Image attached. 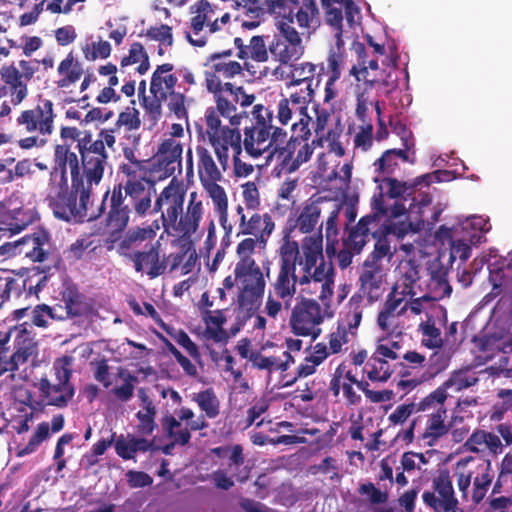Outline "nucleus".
I'll return each mask as SVG.
<instances>
[{
	"mask_svg": "<svg viewBox=\"0 0 512 512\" xmlns=\"http://www.w3.org/2000/svg\"><path fill=\"white\" fill-rule=\"evenodd\" d=\"M285 26L286 28L278 27L281 37L269 46L271 55L282 64L299 59L304 52L299 33L294 27H289L287 23Z\"/></svg>",
	"mask_w": 512,
	"mask_h": 512,
	"instance_id": "obj_19",
	"label": "nucleus"
},
{
	"mask_svg": "<svg viewBox=\"0 0 512 512\" xmlns=\"http://www.w3.org/2000/svg\"><path fill=\"white\" fill-rule=\"evenodd\" d=\"M146 37L150 40L158 41L159 44L171 48L174 43L172 28L167 24L151 26L146 30Z\"/></svg>",
	"mask_w": 512,
	"mask_h": 512,
	"instance_id": "obj_57",
	"label": "nucleus"
},
{
	"mask_svg": "<svg viewBox=\"0 0 512 512\" xmlns=\"http://www.w3.org/2000/svg\"><path fill=\"white\" fill-rule=\"evenodd\" d=\"M187 190L183 183L172 178L156 195L152 213H160L164 231L179 241H189L197 233L204 215V206L197 192H191L184 207Z\"/></svg>",
	"mask_w": 512,
	"mask_h": 512,
	"instance_id": "obj_2",
	"label": "nucleus"
},
{
	"mask_svg": "<svg viewBox=\"0 0 512 512\" xmlns=\"http://www.w3.org/2000/svg\"><path fill=\"white\" fill-rule=\"evenodd\" d=\"M314 99L313 90L300 89L294 92L290 97L281 98L277 104L276 118L282 125H287L293 116L300 117L308 113V105Z\"/></svg>",
	"mask_w": 512,
	"mask_h": 512,
	"instance_id": "obj_24",
	"label": "nucleus"
},
{
	"mask_svg": "<svg viewBox=\"0 0 512 512\" xmlns=\"http://www.w3.org/2000/svg\"><path fill=\"white\" fill-rule=\"evenodd\" d=\"M13 254L24 255L33 262H44L51 249V235L45 229L25 235L13 244Z\"/></svg>",
	"mask_w": 512,
	"mask_h": 512,
	"instance_id": "obj_21",
	"label": "nucleus"
},
{
	"mask_svg": "<svg viewBox=\"0 0 512 512\" xmlns=\"http://www.w3.org/2000/svg\"><path fill=\"white\" fill-rule=\"evenodd\" d=\"M291 145L288 140L284 144L274 145L267 159L270 160L276 156L279 161L280 172L291 174L296 172L299 168L297 166L295 156L292 153Z\"/></svg>",
	"mask_w": 512,
	"mask_h": 512,
	"instance_id": "obj_48",
	"label": "nucleus"
},
{
	"mask_svg": "<svg viewBox=\"0 0 512 512\" xmlns=\"http://www.w3.org/2000/svg\"><path fill=\"white\" fill-rule=\"evenodd\" d=\"M157 412H147L143 410H139L136 413V418L138 420V424L136 425V431L141 436H149L154 430L157 428V424L155 422Z\"/></svg>",
	"mask_w": 512,
	"mask_h": 512,
	"instance_id": "obj_63",
	"label": "nucleus"
},
{
	"mask_svg": "<svg viewBox=\"0 0 512 512\" xmlns=\"http://www.w3.org/2000/svg\"><path fill=\"white\" fill-rule=\"evenodd\" d=\"M136 272L145 273L150 279L163 275L167 270L165 256H160V244H150L146 250H137L128 256Z\"/></svg>",
	"mask_w": 512,
	"mask_h": 512,
	"instance_id": "obj_22",
	"label": "nucleus"
},
{
	"mask_svg": "<svg viewBox=\"0 0 512 512\" xmlns=\"http://www.w3.org/2000/svg\"><path fill=\"white\" fill-rule=\"evenodd\" d=\"M322 227L323 223L319 225L316 234L305 236L299 244L300 259H297V261L303 271V275L299 277L300 285L310 284L311 282L317 285L334 278L332 263H325L323 257Z\"/></svg>",
	"mask_w": 512,
	"mask_h": 512,
	"instance_id": "obj_8",
	"label": "nucleus"
},
{
	"mask_svg": "<svg viewBox=\"0 0 512 512\" xmlns=\"http://www.w3.org/2000/svg\"><path fill=\"white\" fill-rule=\"evenodd\" d=\"M289 145H291L292 153L295 156V160L298 168H300L304 163L310 160L315 144H309V142H301L298 141L297 138H289Z\"/></svg>",
	"mask_w": 512,
	"mask_h": 512,
	"instance_id": "obj_58",
	"label": "nucleus"
},
{
	"mask_svg": "<svg viewBox=\"0 0 512 512\" xmlns=\"http://www.w3.org/2000/svg\"><path fill=\"white\" fill-rule=\"evenodd\" d=\"M196 154L198 157L197 169L200 182L221 180L222 173L217 167L211 152L203 146H197Z\"/></svg>",
	"mask_w": 512,
	"mask_h": 512,
	"instance_id": "obj_44",
	"label": "nucleus"
},
{
	"mask_svg": "<svg viewBox=\"0 0 512 512\" xmlns=\"http://www.w3.org/2000/svg\"><path fill=\"white\" fill-rule=\"evenodd\" d=\"M470 474L472 476L471 501L474 504H479L485 498L494 479L491 460H480L470 469Z\"/></svg>",
	"mask_w": 512,
	"mask_h": 512,
	"instance_id": "obj_28",
	"label": "nucleus"
},
{
	"mask_svg": "<svg viewBox=\"0 0 512 512\" xmlns=\"http://www.w3.org/2000/svg\"><path fill=\"white\" fill-rule=\"evenodd\" d=\"M264 15L272 14L278 20V27H293L297 23L309 32L319 25V9L316 0H263Z\"/></svg>",
	"mask_w": 512,
	"mask_h": 512,
	"instance_id": "obj_9",
	"label": "nucleus"
},
{
	"mask_svg": "<svg viewBox=\"0 0 512 512\" xmlns=\"http://www.w3.org/2000/svg\"><path fill=\"white\" fill-rule=\"evenodd\" d=\"M398 60L397 54L391 55L387 60L382 61L383 68H379L378 59L372 58L369 62V70L362 68L361 70L351 69L350 74L356 78L358 82L363 81L366 89L377 88L381 93L389 95L398 88Z\"/></svg>",
	"mask_w": 512,
	"mask_h": 512,
	"instance_id": "obj_12",
	"label": "nucleus"
},
{
	"mask_svg": "<svg viewBox=\"0 0 512 512\" xmlns=\"http://www.w3.org/2000/svg\"><path fill=\"white\" fill-rule=\"evenodd\" d=\"M50 437V426L48 422H41L38 424L35 432L31 436L28 443L19 450L18 456H25L32 454L37 450L40 444Z\"/></svg>",
	"mask_w": 512,
	"mask_h": 512,
	"instance_id": "obj_53",
	"label": "nucleus"
},
{
	"mask_svg": "<svg viewBox=\"0 0 512 512\" xmlns=\"http://www.w3.org/2000/svg\"><path fill=\"white\" fill-rule=\"evenodd\" d=\"M392 231L393 229L391 226H381L377 227V229L372 232V237L376 240V242L373 251L366 259L367 261L381 264V260L384 258H387L388 261L392 259L395 249L392 250L390 241L388 239Z\"/></svg>",
	"mask_w": 512,
	"mask_h": 512,
	"instance_id": "obj_39",
	"label": "nucleus"
},
{
	"mask_svg": "<svg viewBox=\"0 0 512 512\" xmlns=\"http://www.w3.org/2000/svg\"><path fill=\"white\" fill-rule=\"evenodd\" d=\"M55 118L54 103L39 96L33 107L20 113L16 124L29 134L49 136L54 131Z\"/></svg>",
	"mask_w": 512,
	"mask_h": 512,
	"instance_id": "obj_15",
	"label": "nucleus"
},
{
	"mask_svg": "<svg viewBox=\"0 0 512 512\" xmlns=\"http://www.w3.org/2000/svg\"><path fill=\"white\" fill-rule=\"evenodd\" d=\"M211 453L218 458H228L230 466L239 467L245 462L243 447L240 444L214 447L211 449Z\"/></svg>",
	"mask_w": 512,
	"mask_h": 512,
	"instance_id": "obj_54",
	"label": "nucleus"
},
{
	"mask_svg": "<svg viewBox=\"0 0 512 512\" xmlns=\"http://www.w3.org/2000/svg\"><path fill=\"white\" fill-rule=\"evenodd\" d=\"M400 277L392 291L400 288L402 296L414 297L417 295L415 286L420 280V266L414 260H408L399 267Z\"/></svg>",
	"mask_w": 512,
	"mask_h": 512,
	"instance_id": "obj_35",
	"label": "nucleus"
},
{
	"mask_svg": "<svg viewBox=\"0 0 512 512\" xmlns=\"http://www.w3.org/2000/svg\"><path fill=\"white\" fill-rule=\"evenodd\" d=\"M247 59L257 62H265L268 59V52L263 36H253L246 48Z\"/></svg>",
	"mask_w": 512,
	"mask_h": 512,
	"instance_id": "obj_62",
	"label": "nucleus"
},
{
	"mask_svg": "<svg viewBox=\"0 0 512 512\" xmlns=\"http://www.w3.org/2000/svg\"><path fill=\"white\" fill-rule=\"evenodd\" d=\"M2 217L0 222L5 227H1L0 230L16 234L32 224L37 218V213L33 209L20 207L6 212Z\"/></svg>",
	"mask_w": 512,
	"mask_h": 512,
	"instance_id": "obj_34",
	"label": "nucleus"
},
{
	"mask_svg": "<svg viewBox=\"0 0 512 512\" xmlns=\"http://www.w3.org/2000/svg\"><path fill=\"white\" fill-rule=\"evenodd\" d=\"M274 228V221L268 213L260 215L254 212L250 215L248 220L246 219L245 224L239 228V233L243 235H253L255 238L252 239L256 240V244L258 242L265 244Z\"/></svg>",
	"mask_w": 512,
	"mask_h": 512,
	"instance_id": "obj_31",
	"label": "nucleus"
},
{
	"mask_svg": "<svg viewBox=\"0 0 512 512\" xmlns=\"http://www.w3.org/2000/svg\"><path fill=\"white\" fill-rule=\"evenodd\" d=\"M57 72L59 75V80L56 81L57 87L68 88L81 79L84 70L82 64L70 52L59 63Z\"/></svg>",
	"mask_w": 512,
	"mask_h": 512,
	"instance_id": "obj_37",
	"label": "nucleus"
},
{
	"mask_svg": "<svg viewBox=\"0 0 512 512\" xmlns=\"http://www.w3.org/2000/svg\"><path fill=\"white\" fill-rule=\"evenodd\" d=\"M39 69L38 60H19L15 63L5 64L0 68V78L4 88L8 89L11 103L15 106L21 104L28 96V83Z\"/></svg>",
	"mask_w": 512,
	"mask_h": 512,
	"instance_id": "obj_14",
	"label": "nucleus"
},
{
	"mask_svg": "<svg viewBox=\"0 0 512 512\" xmlns=\"http://www.w3.org/2000/svg\"><path fill=\"white\" fill-rule=\"evenodd\" d=\"M120 377H123V383L120 386H116L111 390V393L120 401L127 402L134 395V383L137 382V377L130 373H120Z\"/></svg>",
	"mask_w": 512,
	"mask_h": 512,
	"instance_id": "obj_60",
	"label": "nucleus"
},
{
	"mask_svg": "<svg viewBox=\"0 0 512 512\" xmlns=\"http://www.w3.org/2000/svg\"><path fill=\"white\" fill-rule=\"evenodd\" d=\"M478 347L481 351L487 353V358H492L495 352H501L504 355L512 354V339L509 336H484L479 339Z\"/></svg>",
	"mask_w": 512,
	"mask_h": 512,
	"instance_id": "obj_49",
	"label": "nucleus"
},
{
	"mask_svg": "<svg viewBox=\"0 0 512 512\" xmlns=\"http://www.w3.org/2000/svg\"><path fill=\"white\" fill-rule=\"evenodd\" d=\"M256 249V240L245 238L236 248L237 262L234 267V281L239 293L237 302L241 309L251 311L262 300L266 277L270 276L269 262L267 266L260 267L253 258Z\"/></svg>",
	"mask_w": 512,
	"mask_h": 512,
	"instance_id": "obj_4",
	"label": "nucleus"
},
{
	"mask_svg": "<svg viewBox=\"0 0 512 512\" xmlns=\"http://www.w3.org/2000/svg\"><path fill=\"white\" fill-rule=\"evenodd\" d=\"M82 51L88 61H95L97 58L106 59L111 54V45L108 41L92 42L86 44Z\"/></svg>",
	"mask_w": 512,
	"mask_h": 512,
	"instance_id": "obj_61",
	"label": "nucleus"
},
{
	"mask_svg": "<svg viewBox=\"0 0 512 512\" xmlns=\"http://www.w3.org/2000/svg\"><path fill=\"white\" fill-rule=\"evenodd\" d=\"M192 400L204 413L197 419H194L195 414L190 408L182 407L177 413L178 419L173 415H167L161 420L166 435L181 446L190 442V431L203 430L209 426L205 417L214 419L220 414V401L212 388L194 393Z\"/></svg>",
	"mask_w": 512,
	"mask_h": 512,
	"instance_id": "obj_5",
	"label": "nucleus"
},
{
	"mask_svg": "<svg viewBox=\"0 0 512 512\" xmlns=\"http://www.w3.org/2000/svg\"><path fill=\"white\" fill-rule=\"evenodd\" d=\"M408 151L409 150H406L405 147L404 149L386 150L381 157L375 161L374 166L377 167V171L385 175H392L399 167L398 159L402 162H414L409 159Z\"/></svg>",
	"mask_w": 512,
	"mask_h": 512,
	"instance_id": "obj_46",
	"label": "nucleus"
},
{
	"mask_svg": "<svg viewBox=\"0 0 512 512\" xmlns=\"http://www.w3.org/2000/svg\"><path fill=\"white\" fill-rule=\"evenodd\" d=\"M196 15L191 18L190 31L186 32L188 42L196 47H203L208 42L206 22L214 16V8L208 0H199L193 6Z\"/></svg>",
	"mask_w": 512,
	"mask_h": 512,
	"instance_id": "obj_25",
	"label": "nucleus"
},
{
	"mask_svg": "<svg viewBox=\"0 0 512 512\" xmlns=\"http://www.w3.org/2000/svg\"><path fill=\"white\" fill-rule=\"evenodd\" d=\"M323 320L320 304L314 299L302 298L293 307L289 323L295 335L316 339L321 334L319 325Z\"/></svg>",
	"mask_w": 512,
	"mask_h": 512,
	"instance_id": "obj_16",
	"label": "nucleus"
},
{
	"mask_svg": "<svg viewBox=\"0 0 512 512\" xmlns=\"http://www.w3.org/2000/svg\"><path fill=\"white\" fill-rule=\"evenodd\" d=\"M316 65L310 62H303L293 64L290 66V82L289 86H300L305 85L304 89H308V86L313 90V96H315V90L320 84V78L315 83Z\"/></svg>",
	"mask_w": 512,
	"mask_h": 512,
	"instance_id": "obj_40",
	"label": "nucleus"
},
{
	"mask_svg": "<svg viewBox=\"0 0 512 512\" xmlns=\"http://www.w3.org/2000/svg\"><path fill=\"white\" fill-rule=\"evenodd\" d=\"M283 357L282 360L276 356H264L260 352H251L249 361L253 367L259 370L284 372L289 368L290 363L294 362V359L288 351L283 352Z\"/></svg>",
	"mask_w": 512,
	"mask_h": 512,
	"instance_id": "obj_43",
	"label": "nucleus"
},
{
	"mask_svg": "<svg viewBox=\"0 0 512 512\" xmlns=\"http://www.w3.org/2000/svg\"><path fill=\"white\" fill-rule=\"evenodd\" d=\"M106 192H109V195L105 200L104 212L99 218L104 216L103 226L107 234L105 244L108 249H111L128 227L133 211L124 201L120 188L118 191L112 188V190Z\"/></svg>",
	"mask_w": 512,
	"mask_h": 512,
	"instance_id": "obj_13",
	"label": "nucleus"
},
{
	"mask_svg": "<svg viewBox=\"0 0 512 512\" xmlns=\"http://www.w3.org/2000/svg\"><path fill=\"white\" fill-rule=\"evenodd\" d=\"M447 392H445L442 386H439L436 390L431 392L419 403H416V410L419 411H441L447 410L445 408V401L447 399Z\"/></svg>",
	"mask_w": 512,
	"mask_h": 512,
	"instance_id": "obj_51",
	"label": "nucleus"
},
{
	"mask_svg": "<svg viewBox=\"0 0 512 512\" xmlns=\"http://www.w3.org/2000/svg\"><path fill=\"white\" fill-rule=\"evenodd\" d=\"M35 343L28 336L19 337L15 342V351L9 355L7 361L3 365L4 371H15L20 365L25 364L28 359L33 355L35 350Z\"/></svg>",
	"mask_w": 512,
	"mask_h": 512,
	"instance_id": "obj_41",
	"label": "nucleus"
},
{
	"mask_svg": "<svg viewBox=\"0 0 512 512\" xmlns=\"http://www.w3.org/2000/svg\"><path fill=\"white\" fill-rule=\"evenodd\" d=\"M399 358L398 353L391 347L380 343L363 367V373L372 382H387L396 368V365H391L390 361L398 360Z\"/></svg>",
	"mask_w": 512,
	"mask_h": 512,
	"instance_id": "obj_18",
	"label": "nucleus"
},
{
	"mask_svg": "<svg viewBox=\"0 0 512 512\" xmlns=\"http://www.w3.org/2000/svg\"><path fill=\"white\" fill-rule=\"evenodd\" d=\"M120 169L126 179L115 184L113 189L118 191L120 187L124 201L137 216L152 214V199L157 195L155 181L133 165L123 164Z\"/></svg>",
	"mask_w": 512,
	"mask_h": 512,
	"instance_id": "obj_7",
	"label": "nucleus"
},
{
	"mask_svg": "<svg viewBox=\"0 0 512 512\" xmlns=\"http://www.w3.org/2000/svg\"><path fill=\"white\" fill-rule=\"evenodd\" d=\"M114 129H101L96 139L88 130L62 126V140L76 141L79 155L71 151L70 145L56 144L53 153V166L50 171L49 205L56 218L67 222L83 223L95 221L103 214L105 192L97 207L90 205L93 187L102 181L108 165L106 147L116 143Z\"/></svg>",
	"mask_w": 512,
	"mask_h": 512,
	"instance_id": "obj_1",
	"label": "nucleus"
},
{
	"mask_svg": "<svg viewBox=\"0 0 512 512\" xmlns=\"http://www.w3.org/2000/svg\"><path fill=\"white\" fill-rule=\"evenodd\" d=\"M235 95L232 88L226 89L214 98L216 107H209L205 112L206 134L224 171L228 167L229 147L240 150L238 126L243 118L249 117L246 111H236Z\"/></svg>",
	"mask_w": 512,
	"mask_h": 512,
	"instance_id": "obj_3",
	"label": "nucleus"
},
{
	"mask_svg": "<svg viewBox=\"0 0 512 512\" xmlns=\"http://www.w3.org/2000/svg\"><path fill=\"white\" fill-rule=\"evenodd\" d=\"M273 112L263 104L253 106L250 113V125L244 127L242 145L245 152L259 158L264 153L270 154L274 145L284 144L287 132L281 127L273 125Z\"/></svg>",
	"mask_w": 512,
	"mask_h": 512,
	"instance_id": "obj_6",
	"label": "nucleus"
},
{
	"mask_svg": "<svg viewBox=\"0 0 512 512\" xmlns=\"http://www.w3.org/2000/svg\"><path fill=\"white\" fill-rule=\"evenodd\" d=\"M168 98H161L160 94H152V97H141L140 104L145 111V116L151 125H156L162 117V103Z\"/></svg>",
	"mask_w": 512,
	"mask_h": 512,
	"instance_id": "obj_50",
	"label": "nucleus"
},
{
	"mask_svg": "<svg viewBox=\"0 0 512 512\" xmlns=\"http://www.w3.org/2000/svg\"><path fill=\"white\" fill-rule=\"evenodd\" d=\"M447 410L433 411L429 414L424 431L419 434L418 440L424 445L432 447L450 431V424L446 423Z\"/></svg>",
	"mask_w": 512,
	"mask_h": 512,
	"instance_id": "obj_30",
	"label": "nucleus"
},
{
	"mask_svg": "<svg viewBox=\"0 0 512 512\" xmlns=\"http://www.w3.org/2000/svg\"><path fill=\"white\" fill-rule=\"evenodd\" d=\"M153 224L155 225V229L152 227V225H148L145 227H135L132 229H129L124 237L121 236L120 240L118 241V253L122 256H125L128 259V256L131 253H128V251L135 245H139L144 241L152 240L156 236V230L160 228L158 221H154Z\"/></svg>",
	"mask_w": 512,
	"mask_h": 512,
	"instance_id": "obj_33",
	"label": "nucleus"
},
{
	"mask_svg": "<svg viewBox=\"0 0 512 512\" xmlns=\"http://www.w3.org/2000/svg\"><path fill=\"white\" fill-rule=\"evenodd\" d=\"M278 255L279 272L271 286L274 295L282 299L285 307L288 308L296 293V284L299 283V277L296 275L297 259H300L299 243L286 234L278 249Z\"/></svg>",
	"mask_w": 512,
	"mask_h": 512,
	"instance_id": "obj_10",
	"label": "nucleus"
},
{
	"mask_svg": "<svg viewBox=\"0 0 512 512\" xmlns=\"http://www.w3.org/2000/svg\"><path fill=\"white\" fill-rule=\"evenodd\" d=\"M183 147L173 137L164 139L155 154L157 166L166 176H172L176 170L181 172Z\"/></svg>",
	"mask_w": 512,
	"mask_h": 512,
	"instance_id": "obj_26",
	"label": "nucleus"
},
{
	"mask_svg": "<svg viewBox=\"0 0 512 512\" xmlns=\"http://www.w3.org/2000/svg\"><path fill=\"white\" fill-rule=\"evenodd\" d=\"M422 500L434 512H457L459 501L447 469L440 470L432 479L431 490L423 492Z\"/></svg>",
	"mask_w": 512,
	"mask_h": 512,
	"instance_id": "obj_17",
	"label": "nucleus"
},
{
	"mask_svg": "<svg viewBox=\"0 0 512 512\" xmlns=\"http://www.w3.org/2000/svg\"><path fill=\"white\" fill-rule=\"evenodd\" d=\"M173 69L174 65L172 63H164L156 67L151 76V94H160L161 98L164 96L168 98V95L175 91L178 78L171 73Z\"/></svg>",
	"mask_w": 512,
	"mask_h": 512,
	"instance_id": "obj_32",
	"label": "nucleus"
},
{
	"mask_svg": "<svg viewBox=\"0 0 512 512\" xmlns=\"http://www.w3.org/2000/svg\"><path fill=\"white\" fill-rule=\"evenodd\" d=\"M231 55V49L223 50L219 53H213L207 58V63L205 65L211 64L212 72L219 76L232 78L241 73L242 67L237 61H221L222 57H230Z\"/></svg>",
	"mask_w": 512,
	"mask_h": 512,
	"instance_id": "obj_45",
	"label": "nucleus"
},
{
	"mask_svg": "<svg viewBox=\"0 0 512 512\" xmlns=\"http://www.w3.org/2000/svg\"><path fill=\"white\" fill-rule=\"evenodd\" d=\"M440 234L449 239L450 242V259H459L465 262L471 255L472 246L479 242L481 235L467 226L461 225L459 228L452 229L441 226L439 229Z\"/></svg>",
	"mask_w": 512,
	"mask_h": 512,
	"instance_id": "obj_20",
	"label": "nucleus"
},
{
	"mask_svg": "<svg viewBox=\"0 0 512 512\" xmlns=\"http://www.w3.org/2000/svg\"><path fill=\"white\" fill-rule=\"evenodd\" d=\"M71 365L72 358L63 356L57 359L53 365L57 382L52 384L47 378L40 380L39 390L47 405L63 408L73 398L75 389L70 382L72 377Z\"/></svg>",
	"mask_w": 512,
	"mask_h": 512,
	"instance_id": "obj_11",
	"label": "nucleus"
},
{
	"mask_svg": "<svg viewBox=\"0 0 512 512\" xmlns=\"http://www.w3.org/2000/svg\"><path fill=\"white\" fill-rule=\"evenodd\" d=\"M313 109L316 115L315 121L313 122L316 139L312 141V144L321 146L323 143L324 131L330 118V113L326 109L321 108L319 104H314Z\"/></svg>",
	"mask_w": 512,
	"mask_h": 512,
	"instance_id": "obj_56",
	"label": "nucleus"
},
{
	"mask_svg": "<svg viewBox=\"0 0 512 512\" xmlns=\"http://www.w3.org/2000/svg\"><path fill=\"white\" fill-rule=\"evenodd\" d=\"M367 216H373L369 221L373 224V227L387 226L382 224L381 220L389 216L388 209L385 206L384 195L382 192L375 194L371 202V213Z\"/></svg>",
	"mask_w": 512,
	"mask_h": 512,
	"instance_id": "obj_59",
	"label": "nucleus"
},
{
	"mask_svg": "<svg viewBox=\"0 0 512 512\" xmlns=\"http://www.w3.org/2000/svg\"><path fill=\"white\" fill-rule=\"evenodd\" d=\"M324 203L325 201L321 197L316 200H312L311 198L309 201L304 202L296 211V219L293 228L297 229L302 234L313 232L319 224L322 213L321 205Z\"/></svg>",
	"mask_w": 512,
	"mask_h": 512,
	"instance_id": "obj_29",
	"label": "nucleus"
},
{
	"mask_svg": "<svg viewBox=\"0 0 512 512\" xmlns=\"http://www.w3.org/2000/svg\"><path fill=\"white\" fill-rule=\"evenodd\" d=\"M358 493L360 495H367L369 503L373 506L385 504L389 499L388 491L377 488L372 482L360 484Z\"/></svg>",
	"mask_w": 512,
	"mask_h": 512,
	"instance_id": "obj_55",
	"label": "nucleus"
},
{
	"mask_svg": "<svg viewBox=\"0 0 512 512\" xmlns=\"http://www.w3.org/2000/svg\"><path fill=\"white\" fill-rule=\"evenodd\" d=\"M478 382V378L468 371L459 370L454 372L441 386L445 392L448 389H453L455 392H459L463 389H467Z\"/></svg>",
	"mask_w": 512,
	"mask_h": 512,
	"instance_id": "obj_52",
	"label": "nucleus"
},
{
	"mask_svg": "<svg viewBox=\"0 0 512 512\" xmlns=\"http://www.w3.org/2000/svg\"><path fill=\"white\" fill-rule=\"evenodd\" d=\"M116 126H124L127 131L139 129L141 126L139 111L135 107H127L125 111L119 114Z\"/></svg>",
	"mask_w": 512,
	"mask_h": 512,
	"instance_id": "obj_64",
	"label": "nucleus"
},
{
	"mask_svg": "<svg viewBox=\"0 0 512 512\" xmlns=\"http://www.w3.org/2000/svg\"><path fill=\"white\" fill-rule=\"evenodd\" d=\"M344 368V363H341L336 367L329 382V390L331 391L334 397H338L342 389L343 396L348 406L359 405L361 403L362 398L354 390L353 384L347 383L346 381H342L344 376Z\"/></svg>",
	"mask_w": 512,
	"mask_h": 512,
	"instance_id": "obj_38",
	"label": "nucleus"
},
{
	"mask_svg": "<svg viewBox=\"0 0 512 512\" xmlns=\"http://www.w3.org/2000/svg\"><path fill=\"white\" fill-rule=\"evenodd\" d=\"M385 276L382 264L364 261L359 281L362 292L368 296L370 301H376L382 295Z\"/></svg>",
	"mask_w": 512,
	"mask_h": 512,
	"instance_id": "obj_27",
	"label": "nucleus"
},
{
	"mask_svg": "<svg viewBox=\"0 0 512 512\" xmlns=\"http://www.w3.org/2000/svg\"><path fill=\"white\" fill-rule=\"evenodd\" d=\"M407 304H403V297H397L395 291H391L377 317V325L388 335H400L402 333L400 318L406 313Z\"/></svg>",
	"mask_w": 512,
	"mask_h": 512,
	"instance_id": "obj_23",
	"label": "nucleus"
},
{
	"mask_svg": "<svg viewBox=\"0 0 512 512\" xmlns=\"http://www.w3.org/2000/svg\"><path fill=\"white\" fill-rule=\"evenodd\" d=\"M373 216H363L358 221L357 225L353 227L346 239H344V247L351 249L354 253H360L363 247L369 240V235L377 229L373 227V224L369 222Z\"/></svg>",
	"mask_w": 512,
	"mask_h": 512,
	"instance_id": "obj_36",
	"label": "nucleus"
},
{
	"mask_svg": "<svg viewBox=\"0 0 512 512\" xmlns=\"http://www.w3.org/2000/svg\"><path fill=\"white\" fill-rule=\"evenodd\" d=\"M219 181L210 180L201 183V185L212 199L220 221L225 222L227 220L228 199L224 188L218 184Z\"/></svg>",
	"mask_w": 512,
	"mask_h": 512,
	"instance_id": "obj_47",
	"label": "nucleus"
},
{
	"mask_svg": "<svg viewBox=\"0 0 512 512\" xmlns=\"http://www.w3.org/2000/svg\"><path fill=\"white\" fill-rule=\"evenodd\" d=\"M451 293L452 287L448 282L447 271L442 269L432 271L427 283V292L423 294V298H428L430 301H439L449 297Z\"/></svg>",
	"mask_w": 512,
	"mask_h": 512,
	"instance_id": "obj_42",
	"label": "nucleus"
}]
</instances>
